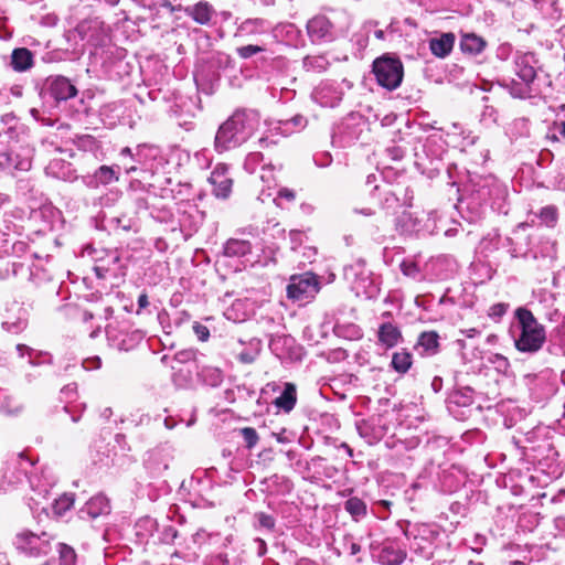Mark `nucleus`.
Returning <instances> with one entry per match:
<instances>
[{
    "mask_svg": "<svg viewBox=\"0 0 565 565\" xmlns=\"http://www.w3.org/2000/svg\"><path fill=\"white\" fill-rule=\"evenodd\" d=\"M260 115L255 109L242 108L233 113L217 129L214 149L218 153L238 148L258 129Z\"/></svg>",
    "mask_w": 565,
    "mask_h": 565,
    "instance_id": "f257e3e1",
    "label": "nucleus"
},
{
    "mask_svg": "<svg viewBox=\"0 0 565 565\" xmlns=\"http://www.w3.org/2000/svg\"><path fill=\"white\" fill-rule=\"evenodd\" d=\"M448 223V220L437 216L434 211L427 213V221L424 223L422 217L405 210L395 218V228L402 235L426 231L430 234L443 232L446 237H455L458 231L456 227H447Z\"/></svg>",
    "mask_w": 565,
    "mask_h": 565,
    "instance_id": "f03ea898",
    "label": "nucleus"
},
{
    "mask_svg": "<svg viewBox=\"0 0 565 565\" xmlns=\"http://www.w3.org/2000/svg\"><path fill=\"white\" fill-rule=\"evenodd\" d=\"M519 321L521 333L514 341L515 348L521 352L535 353L542 349L546 341V332L534 315L526 308L520 307L514 312Z\"/></svg>",
    "mask_w": 565,
    "mask_h": 565,
    "instance_id": "7ed1b4c3",
    "label": "nucleus"
},
{
    "mask_svg": "<svg viewBox=\"0 0 565 565\" xmlns=\"http://www.w3.org/2000/svg\"><path fill=\"white\" fill-rule=\"evenodd\" d=\"M372 71L377 84L388 90H394L402 84L404 67L397 56L384 54L375 58Z\"/></svg>",
    "mask_w": 565,
    "mask_h": 565,
    "instance_id": "20e7f679",
    "label": "nucleus"
},
{
    "mask_svg": "<svg viewBox=\"0 0 565 565\" xmlns=\"http://www.w3.org/2000/svg\"><path fill=\"white\" fill-rule=\"evenodd\" d=\"M52 540L53 536L47 532L35 534L31 531L23 530L17 533L13 544L20 553L26 556L41 557L52 551Z\"/></svg>",
    "mask_w": 565,
    "mask_h": 565,
    "instance_id": "39448f33",
    "label": "nucleus"
},
{
    "mask_svg": "<svg viewBox=\"0 0 565 565\" xmlns=\"http://www.w3.org/2000/svg\"><path fill=\"white\" fill-rule=\"evenodd\" d=\"M286 290L289 299L300 303H308L320 290L319 277L312 273L292 275Z\"/></svg>",
    "mask_w": 565,
    "mask_h": 565,
    "instance_id": "423d86ee",
    "label": "nucleus"
},
{
    "mask_svg": "<svg viewBox=\"0 0 565 565\" xmlns=\"http://www.w3.org/2000/svg\"><path fill=\"white\" fill-rule=\"evenodd\" d=\"M307 32L312 43L330 42L335 39L334 26L324 15H316L307 23Z\"/></svg>",
    "mask_w": 565,
    "mask_h": 565,
    "instance_id": "0eeeda50",
    "label": "nucleus"
},
{
    "mask_svg": "<svg viewBox=\"0 0 565 565\" xmlns=\"http://www.w3.org/2000/svg\"><path fill=\"white\" fill-rule=\"evenodd\" d=\"M209 182L212 184V193L218 199H227L232 192L233 180L228 175V166L218 163L215 166Z\"/></svg>",
    "mask_w": 565,
    "mask_h": 565,
    "instance_id": "6e6552de",
    "label": "nucleus"
},
{
    "mask_svg": "<svg viewBox=\"0 0 565 565\" xmlns=\"http://www.w3.org/2000/svg\"><path fill=\"white\" fill-rule=\"evenodd\" d=\"M31 169V160L12 150L0 151V174L14 175Z\"/></svg>",
    "mask_w": 565,
    "mask_h": 565,
    "instance_id": "1a4fd4ad",
    "label": "nucleus"
},
{
    "mask_svg": "<svg viewBox=\"0 0 565 565\" xmlns=\"http://www.w3.org/2000/svg\"><path fill=\"white\" fill-rule=\"evenodd\" d=\"M47 90L56 102L67 100L77 94V88L71 81L62 75L51 76L46 79Z\"/></svg>",
    "mask_w": 565,
    "mask_h": 565,
    "instance_id": "9d476101",
    "label": "nucleus"
},
{
    "mask_svg": "<svg viewBox=\"0 0 565 565\" xmlns=\"http://www.w3.org/2000/svg\"><path fill=\"white\" fill-rule=\"evenodd\" d=\"M536 58L533 53L516 54L514 58V71L518 77L526 85H530L536 77Z\"/></svg>",
    "mask_w": 565,
    "mask_h": 565,
    "instance_id": "9b49d317",
    "label": "nucleus"
},
{
    "mask_svg": "<svg viewBox=\"0 0 565 565\" xmlns=\"http://www.w3.org/2000/svg\"><path fill=\"white\" fill-rule=\"evenodd\" d=\"M184 13L200 25H212L216 18V10L209 2L201 0L192 6H186Z\"/></svg>",
    "mask_w": 565,
    "mask_h": 565,
    "instance_id": "f8f14e48",
    "label": "nucleus"
},
{
    "mask_svg": "<svg viewBox=\"0 0 565 565\" xmlns=\"http://www.w3.org/2000/svg\"><path fill=\"white\" fill-rule=\"evenodd\" d=\"M119 167L100 166L93 175L83 177V182L88 188L107 185L119 179Z\"/></svg>",
    "mask_w": 565,
    "mask_h": 565,
    "instance_id": "ddd939ff",
    "label": "nucleus"
},
{
    "mask_svg": "<svg viewBox=\"0 0 565 565\" xmlns=\"http://www.w3.org/2000/svg\"><path fill=\"white\" fill-rule=\"evenodd\" d=\"M269 29L270 23L265 19H246L237 26L235 38L250 39L255 35L267 33Z\"/></svg>",
    "mask_w": 565,
    "mask_h": 565,
    "instance_id": "4468645a",
    "label": "nucleus"
},
{
    "mask_svg": "<svg viewBox=\"0 0 565 565\" xmlns=\"http://www.w3.org/2000/svg\"><path fill=\"white\" fill-rule=\"evenodd\" d=\"M106 337L110 347L119 351H128L134 347L136 341L142 339V333L136 330L131 334L125 333L119 341H116V328L114 326H107Z\"/></svg>",
    "mask_w": 565,
    "mask_h": 565,
    "instance_id": "2eb2a0df",
    "label": "nucleus"
},
{
    "mask_svg": "<svg viewBox=\"0 0 565 565\" xmlns=\"http://www.w3.org/2000/svg\"><path fill=\"white\" fill-rule=\"evenodd\" d=\"M110 507L108 499L103 494H98L90 498L81 509L79 513L82 519H85L86 516L89 519H96L102 514L108 513Z\"/></svg>",
    "mask_w": 565,
    "mask_h": 565,
    "instance_id": "dca6fc26",
    "label": "nucleus"
},
{
    "mask_svg": "<svg viewBox=\"0 0 565 565\" xmlns=\"http://www.w3.org/2000/svg\"><path fill=\"white\" fill-rule=\"evenodd\" d=\"M145 466L152 478H158L169 468L168 455L162 450H152L148 454Z\"/></svg>",
    "mask_w": 565,
    "mask_h": 565,
    "instance_id": "f3484780",
    "label": "nucleus"
},
{
    "mask_svg": "<svg viewBox=\"0 0 565 565\" xmlns=\"http://www.w3.org/2000/svg\"><path fill=\"white\" fill-rule=\"evenodd\" d=\"M253 246L247 239L228 238L223 245V256L241 258L252 253Z\"/></svg>",
    "mask_w": 565,
    "mask_h": 565,
    "instance_id": "a211bd4d",
    "label": "nucleus"
},
{
    "mask_svg": "<svg viewBox=\"0 0 565 565\" xmlns=\"http://www.w3.org/2000/svg\"><path fill=\"white\" fill-rule=\"evenodd\" d=\"M455 44V34L454 33H443L438 38H433L429 41V49L431 53L437 57L447 56Z\"/></svg>",
    "mask_w": 565,
    "mask_h": 565,
    "instance_id": "6ab92c4d",
    "label": "nucleus"
},
{
    "mask_svg": "<svg viewBox=\"0 0 565 565\" xmlns=\"http://www.w3.org/2000/svg\"><path fill=\"white\" fill-rule=\"evenodd\" d=\"M297 403V390L296 385L292 383H285L284 390L281 394L274 401V405L284 411L285 413H289L294 409Z\"/></svg>",
    "mask_w": 565,
    "mask_h": 565,
    "instance_id": "aec40b11",
    "label": "nucleus"
},
{
    "mask_svg": "<svg viewBox=\"0 0 565 565\" xmlns=\"http://www.w3.org/2000/svg\"><path fill=\"white\" fill-rule=\"evenodd\" d=\"M33 53L26 47L14 49L11 53V66L15 72H25L33 66Z\"/></svg>",
    "mask_w": 565,
    "mask_h": 565,
    "instance_id": "412c9836",
    "label": "nucleus"
},
{
    "mask_svg": "<svg viewBox=\"0 0 565 565\" xmlns=\"http://www.w3.org/2000/svg\"><path fill=\"white\" fill-rule=\"evenodd\" d=\"M487 42L475 33L461 34V53L478 55L484 51Z\"/></svg>",
    "mask_w": 565,
    "mask_h": 565,
    "instance_id": "4be33fe9",
    "label": "nucleus"
},
{
    "mask_svg": "<svg viewBox=\"0 0 565 565\" xmlns=\"http://www.w3.org/2000/svg\"><path fill=\"white\" fill-rule=\"evenodd\" d=\"M377 335L379 341L387 348L396 345L402 337L399 329L391 322L382 323Z\"/></svg>",
    "mask_w": 565,
    "mask_h": 565,
    "instance_id": "5701e85b",
    "label": "nucleus"
},
{
    "mask_svg": "<svg viewBox=\"0 0 565 565\" xmlns=\"http://www.w3.org/2000/svg\"><path fill=\"white\" fill-rule=\"evenodd\" d=\"M14 307L17 308L18 317L15 319L8 318L2 322V326L9 332L19 333L24 330L28 324V310L19 303H14Z\"/></svg>",
    "mask_w": 565,
    "mask_h": 565,
    "instance_id": "b1692460",
    "label": "nucleus"
},
{
    "mask_svg": "<svg viewBox=\"0 0 565 565\" xmlns=\"http://www.w3.org/2000/svg\"><path fill=\"white\" fill-rule=\"evenodd\" d=\"M196 353L193 350H183L175 353L173 364L178 366H185V371L191 376L198 372V364L195 361Z\"/></svg>",
    "mask_w": 565,
    "mask_h": 565,
    "instance_id": "393cba45",
    "label": "nucleus"
},
{
    "mask_svg": "<svg viewBox=\"0 0 565 565\" xmlns=\"http://www.w3.org/2000/svg\"><path fill=\"white\" fill-rule=\"evenodd\" d=\"M201 382L210 387H218L223 382V373L220 369L213 366H204L196 372Z\"/></svg>",
    "mask_w": 565,
    "mask_h": 565,
    "instance_id": "a878e982",
    "label": "nucleus"
},
{
    "mask_svg": "<svg viewBox=\"0 0 565 565\" xmlns=\"http://www.w3.org/2000/svg\"><path fill=\"white\" fill-rule=\"evenodd\" d=\"M438 347V334L434 331L420 333L417 348L422 349L423 354H434Z\"/></svg>",
    "mask_w": 565,
    "mask_h": 565,
    "instance_id": "bb28decb",
    "label": "nucleus"
},
{
    "mask_svg": "<svg viewBox=\"0 0 565 565\" xmlns=\"http://www.w3.org/2000/svg\"><path fill=\"white\" fill-rule=\"evenodd\" d=\"M330 63L323 55L306 56L302 61V67L306 72L322 73L327 71Z\"/></svg>",
    "mask_w": 565,
    "mask_h": 565,
    "instance_id": "cd10ccee",
    "label": "nucleus"
},
{
    "mask_svg": "<svg viewBox=\"0 0 565 565\" xmlns=\"http://www.w3.org/2000/svg\"><path fill=\"white\" fill-rule=\"evenodd\" d=\"M344 510L353 518V520L359 521L361 518L366 515V504L365 502L358 498L352 497L344 502Z\"/></svg>",
    "mask_w": 565,
    "mask_h": 565,
    "instance_id": "c85d7f7f",
    "label": "nucleus"
},
{
    "mask_svg": "<svg viewBox=\"0 0 565 565\" xmlns=\"http://www.w3.org/2000/svg\"><path fill=\"white\" fill-rule=\"evenodd\" d=\"M406 558V553L394 547H384L380 559L384 565H401Z\"/></svg>",
    "mask_w": 565,
    "mask_h": 565,
    "instance_id": "c756f323",
    "label": "nucleus"
},
{
    "mask_svg": "<svg viewBox=\"0 0 565 565\" xmlns=\"http://www.w3.org/2000/svg\"><path fill=\"white\" fill-rule=\"evenodd\" d=\"M28 270V267L21 263L13 259H9L0 266V279H8L10 277H15L20 274H23Z\"/></svg>",
    "mask_w": 565,
    "mask_h": 565,
    "instance_id": "7c9ffc66",
    "label": "nucleus"
},
{
    "mask_svg": "<svg viewBox=\"0 0 565 565\" xmlns=\"http://www.w3.org/2000/svg\"><path fill=\"white\" fill-rule=\"evenodd\" d=\"M393 369L399 373H406L412 365V355L408 352H396L393 354Z\"/></svg>",
    "mask_w": 565,
    "mask_h": 565,
    "instance_id": "2f4dec72",
    "label": "nucleus"
},
{
    "mask_svg": "<svg viewBox=\"0 0 565 565\" xmlns=\"http://www.w3.org/2000/svg\"><path fill=\"white\" fill-rule=\"evenodd\" d=\"M280 124L284 132L292 134L295 130L303 129L307 126V118L302 115H296Z\"/></svg>",
    "mask_w": 565,
    "mask_h": 565,
    "instance_id": "473e14b6",
    "label": "nucleus"
},
{
    "mask_svg": "<svg viewBox=\"0 0 565 565\" xmlns=\"http://www.w3.org/2000/svg\"><path fill=\"white\" fill-rule=\"evenodd\" d=\"M58 554L62 565H76L77 555L73 547L67 544L58 543Z\"/></svg>",
    "mask_w": 565,
    "mask_h": 565,
    "instance_id": "72a5a7b5",
    "label": "nucleus"
},
{
    "mask_svg": "<svg viewBox=\"0 0 565 565\" xmlns=\"http://www.w3.org/2000/svg\"><path fill=\"white\" fill-rule=\"evenodd\" d=\"M239 434L243 437L245 447L248 449L254 448L259 440V436L253 427H244L239 429Z\"/></svg>",
    "mask_w": 565,
    "mask_h": 565,
    "instance_id": "f704fd0d",
    "label": "nucleus"
},
{
    "mask_svg": "<svg viewBox=\"0 0 565 565\" xmlns=\"http://www.w3.org/2000/svg\"><path fill=\"white\" fill-rule=\"evenodd\" d=\"M265 51V47L262 45L256 44H247L243 46H238L236 49V53L241 58L247 60L258 53H262Z\"/></svg>",
    "mask_w": 565,
    "mask_h": 565,
    "instance_id": "c9c22d12",
    "label": "nucleus"
},
{
    "mask_svg": "<svg viewBox=\"0 0 565 565\" xmlns=\"http://www.w3.org/2000/svg\"><path fill=\"white\" fill-rule=\"evenodd\" d=\"M74 503V499L72 495L63 494L61 498L55 500L54 511L57 514H63L65 511L70 510Z\"/></svg>",
    "mask_w": 565,
    "mask_h": 565,
    "instance_id": "e433bc0d",
    "label": "nucleus"
},
{
    "mask_svg": "<svg viewBox=\"0 0 565 565\" xmlns=\"http://www.w3.org/2000/svg\"><path fill=\"white\" fill-rule=\"evenodd\" d=\"M255 519L257 520L259 527L266 529L268 531H273L275 529L276 521L273 515L265 512H258L255 514Z\"/></svg>",
    "mask_w": 565,
    "mask_h": 565,
    "instance_id": "4c0bfd02",
    "label": "nucleus"
},
{
    "mask_svg": "<svg viewBox=\"0 0 565 565\" xmlns=\"http://www.w3.org/2000/svg\"><path fill=\"white\" fill-rule=\"evenodd\" d=\"M540 217L547 226H553L557 218V212L554 206H545L541 210Z\"/></svg>",
    "mask_w": 565,
    "mask_h": 565,
    "instance_id": "58836bf2",
    "label": "nucleus"
},
{
    "mask_svg": "<svg viewBox=\"0 0 565 565\" xmlns=\"http://www.w3.org/2000/svg\"><path fill=\"white\" fill-rule=\"evenodd\" d=\"M257 345H259V342H257ZM258 352V347L255 349L243 350L237 354V360L243 364H252L256 360Z\"/></svg>",
    "mask_w": 565,
    "mask_h": 565,
    "instance_id": "ea45409f",
    "label": "nucleus"
},
{
    "mask_svg": "<svg viewBox=\"0 0 565 565\" xmlns=\"http://www.w3.org/2000/svg\"><path fill=\"white\" fill-rule=\"evenodd\" d=\"M402 273L412 278H417L419 275V267L412 260H403L399 265Z\"/></svg>",
    "mask_w": 565,
    "mask_h": 565,
    "instance_id": "a19ab883",
    "label": "nucleus"
},
{
    "mask_svg": "<svg viewBox=\"0 0 565 565\" xmlns=\"http://www.w3.org/2000/svg\"><path fill=\"white\" fill-rule=\"evenodd\" d=\"M178 537V531L175 527L168 525L161 533V541L166 544H171Z\"/></svg>",
    "mask_w": 565,
    "mask_h": 565,
    "instance_id": "79ce46f5",
    "label": "nucleus"
},
{
    "mask_svg": "<svg viewBox=\"0 0 565 565\" xmlns=\"http://www.w3.org/2000/svg\"><path fill=\"white\" fill-rule=\"evenodd\" d=\"M343 548L347 550L350 555H356L361 551L360 544L354 542L349 535L343 539Z\"/></svg>",
    "mask_w": 565,
    "mask_h": 565,
    "instance_id": "37998d69",
    "label": "nucleus"
},
{
    "mask_svg": "<svg viewBox=\"0 0 565 565\" xmlns=\"http://www.w3.org/2000/svg\"><path fill=\"white\" fill-rule=\"evenodd\" d=\"M82 365L87 371L98 370L102 366V360L97 355L90 356V358L83 360Z\"/></svg>",
    "mask_w": 565,
    "mask_h": 565,
    "instance_id": "c03bdc74",
    "label": "nucleus"
},
{
    "mask_svg": "<svg viewBox=\"0 0 565 565\" xmlns=\"http://www.w3.org/2000/svg\"><path fill=\"white\" fill-rule=\"evenodd\" d=\"M171 367L174 370V381L177 383H179L180 379H182L185 383L192 379V375L190 376L185 371V366H178L172 364Z\"/></svg>",
    "mask_w": 565,
    "mask_h": 565,
    "instance_id": "a18cd8bd",
    "label": "nucleus"
},
{
    "mask_svg": "<svg viewBox=\"0 0 565 565\" xmlns=\"http://www.w3.org/2000/svg\"><path fill=\"white\" fill-rule=\"evenodd\" d=\"M508 308H509L508 303H503V302L495 303L490 308L489 315L492 318H501L502 316L505 315Z\"/></svg>",
    "mask_w": 565,
    "mask_h": 565,
    "instance_id": "49530a36",
    "label": "nucleus"
},
{
    "mask_svg": "<svg viewBox=\"0 0 565 565\" xmlns=\"http://www.w3.org/2000/svg\"><path fill=\"white\" fill-rule=\"evenodd\" d=\"M146 150H152V147H150L148 145H145V143L143 145H138L136 147L132 160L135 162L141 163L145 160V158H146V154H145Z\"/></svg>",
    "mask_w": 565,
    "mask_h": 565,
    "instance_id": "de8ad7c7",
    "label": "nucleus"
},
{
    "mask_svg": "<svg viewBox=\"0 0 565 565\" xmlns=\"http://www.w3.org/2000/svg\"><path fill=\"white\" fill-rule=\"evenodd\" d=\"M193 331L196 334L198 339L201 341H206L210 337L209 329L201 323H194Z\"/></svg>",
    "mask_w": 565,
    "mask_h": 565,
    "instance_id": "09e8293b",
    "label": "nucleus"
},
{
    "mask_svg": "<svg viewBox=\"0 0 565 565\" xmlns=\"http://www.w3.org/2000/svg\"><path fill=\"white\" fill-rule=\"evenodd\" d=\"M313 160H315L316 166H318L320 168H324V167H328L331 164L332 157L330 153L324 152L319 156H315Z\"/></svg>",
    "mask_w": 565,
    "mask_h": 565,
    "instance_id": "8fccbe9b",
    "label": "nucleus"
},
{
    "mask_svg": "<svg viewBox=\"0 0 565 565\" xmlns=\"http://www.w3.org/2000/svg\"><path fill=\"white\" fill-rule=\"evenodd\" d=\"M458 395H459V392L454 391L447 399V408H448L449 413H451V414H454L456 412V408L459 406V401L457 398Z\"/></svg>",
    "mask_w": 565,
    "mask_h": 565,
    "instance_id": "3c124183",
    "label": "nucleus"
},
{
    "mask_svg": "<svg viewBox=\"0 0 565 565\" xmlns=\"http://www.w3.org/2000/svg\"><path fill=\"white\" fill-rule=\"evenodd\" d=\"M77 145L79 148L92 149V147L95 145V139L92 136H83L78 138Z\"/></svg>",
    "mask_w": 565,
    "mask_h": 565,
    "instance_id": "603ef678",
    "label": "nucleus"
},
{
    "mask_svg": "<svg viewBox=\"0 0 565 565\" xmlns=\"http://www.w3.org/2000/svg\"><path fill=\"white\" fill-rule=\"evenodd\" d=\"M131 422L138 425H149L151 422V417L148 414L132 415Z\"/></svg>",
    "mask_w": 565,
    "mask_h": 565,
    "instance_id": "864d4df0",
    "label": "nucleus"
},
{
    "mask_svg": "<svg viewBox=\"0 0 565 565\" xmlns=\"http://www.w3.org/2000/svg\"><path fill=\"white\" fill-rule=\"evenodd\" d=\"M301 236L302 233L300 231H290L289 237L292 244V249H295L297 245L301 244Z\"/></svg>",
    "mask_w": 565,
    "mask_h": 565,
    "instance_id": "5fc2aeb1",
    "label": "nucleus"
},
{
    "mask_svg": "<svg viewBox=\"0 0 565 565\" xmlns=\"http://www.w3.org/2000/svg\"><path fill=\"white\" fill-rule=\"evenodd\" d=\"M255 543L257 544V555L259 557L264 556L267 552L266 542L263 539H255Z\"/></svg>",
    "mask_w": 565,
    "mask_h": 565,
    "instance_id": "6e6d98bb",
    "label": "nucleus"
},
{
    "mask_svg": "<svg viewBox=\"0 0 565 565\" xmlns=\"http://www.w3.org/2000/svg\"><path fill=\"white\" fill-rule=\"evenodd\" d=\"M138 313L141 309H145L149 306V300H148V296L147 294L142 292L141 295H139L138 297Z\"/></svg>",
    "mask_w": 565,
    "mask_h": 565,
    "instance_id": "4d7b16f0",
    "label": "nucleus"
},
{
    "mask_svg": "<svg viewBox=\"0 0 565 565\" xmlns=\"http://www.w3.org/2000/svg\"><path fill=\"white\" fill-rule=\"evenodd\" d=\"M279 196L280 198H284L288 201H292L295 199V193L292 190H289V189H281L279 191Z\"/></svg>",
    "mask_w": 565,
    "mask_h": 565,
    "instance_id": "13d9d810",
    "label": "nucleus"
},
{
    "mask_svg": "<svg viewBox=\"0 0 565 565\" xmlns=\"http://www.w3.org/2000/svg\"><path fill=\"white\" fill-rule=\"evenodd\" d=\"M431 387L435 392H439L443 387V380L441 377L435 376L431 382Z\"/></svg>",
    "mask_w": 565,
    "mask_h": 565,
    "instance_id": "bf43d9fd",
    "label": "nucleus"
},
{
    "mask_svg": "<svg viewBox=\"0 0 565 565\" xmlns=\"http://www.w3.org/2000/svg\"><path fill=\"white\" fill-rule=\"evenodd\" d=\"M163 424L168 429H173L177 425L175 420L171 417H166Z\"/></svg>",
    "mask_w": 565,
    "mask_h": 565,
    "instance_id": "052dcab7",
    "label": "nucleus"
},
{
    "mask_svg": "<svg viewBox=\"0 0 565 565\" xmlns=\"http://www.w3.org/2000/svg\"><path fill=\"white\" fill-rule=\"evenodd\" d=\"M25 248V244L22 242H15L12 244L13 253H20Z\"/></svg>",
    "mask_w": 565,
    "mask_h": 565,
    "instance_id": "680f3d73",
    "label": "nucleus"
},
{
    "mask_svg": "<svg viewBox=\"0 0 565 565\" xmlns=\"http://www.w3.org/2000/svg\"><path fill=\"white\" fill-rule=\"evenodd\" d=\"M134 153H135V152H134V151H132V149H131V148H129V147H125V148H122V149L120 150V156H124V157H126V156H127V157H130L131 159L134 158Z\"/></svg>",
    "mask_w": 565,
    "mask_h": 565,
    "instance_id": "e2e57ef3",
    "label": "nucleus"
},
{
    "mask_svg": "<svg viewBox=\"0 0 565 565\" xmlns=\"http://www.w3.org/2000/svg\"><path fill=\"white\" fill-rule=\"evenodd\" d=\"M448 175H449V179H450L449 184L451 186H457L456 192L459 193V185H458V182L452 179V170H451V168L448 169Z\"/></svg>",
    "mask_w": 565,
    "mask_h": 565,
    "instance_id": "0e129e2a",
    "label": "nucleus"
},
{
    "mask_svg": "<svg viewBox=\"0 0 565 565\" xmlns=\"http://www.w3.org/2000/svg\"><path fill=\"white\" fill-rule=\"evenodd\" d=\"M17 350H18V352H19V354L21 356L24 355V352H30L31 351V349L29 347H26L25 344H18L17 345Z\"/></svg>",
    "mask_w": 565,
    "mask_h": 565,
    "instance_id": "69168bd1",
    "label": "nucleus"
},
{
    "mask_svg": "<svg viewBox=\"0 0 565 565\" xmlns=\"http://www.w3.org/2000/svg\"><path fill=\"white\" fill-rule=\"evenodd\" d=\"M6 234H0V241L2 242V245L0 246V248H2V250L4 253H8V249H7V243H8V239L4 238Z\"/></svg>",
    "mask_w": 565,
    "mask_h": 565,
    "instance_id": "338daca9",
    "label": "nucleus"
},
{
    "mask_svg": "<svg viewBox=\"0 0 565 565\" xmlns=\"http://www.w3.org/2000/svg\"><path fill=\"white\" fill-rule=\"evenodd\" d=\"M259 158H262V153L260 152H253L248 156V160H253V161H256L258 160Z\"/></svg>",
    "mask_w": 565,
    "mask_h": 565,
    "instance_id": "774afa93",
    "label": "nucleus"
}]
</instances>
